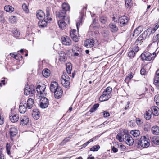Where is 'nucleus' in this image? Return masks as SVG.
I'll use <instances>...</instances> for the list:
<instances>
[{"label":"nucleus","mask_w":159,"mask_h":159,"mask_svg":"<svg viewBox=\"0 0 159 159\" xmlns=\"http://www.w3.org/2000/svg\"><path fill=\"white\" fill-rule=\"evenodd\" d=\"M116 138L119 142H124L129 146H132L134 143V139L131 136L127 134L118 133L116 135Z\"/></svg>","instance_id":"f257e3e1"},{"label":"nucleus","mask_w":159,"mask_h":159,"mask_svg":"<svg viewBox=\"0 0 159 159\" xmlns=\"http://www.w3.org/2000/svg\"><path fill=\"white\" fill-rule=\"evenodd\" d=\"M46 18L45 19H42L40 20L38 22V25L40 27L43 28L46 26L47 22L46 20L51 21L52 18L50 17V10L47 7L46 9Z\"/></svg>","instance_id":"f03ea898"},{"label":"nucleus","mask_w":159,"mask_h":159,"mask_svg":"<svg viewBox=\"0 0 159 159\" xmlns=\"http://www.w3.org/2000/svg\"><path fill=\"white\" fill-rule=\"evenodd\" d=\"M156 55L154 52L153 54L147 52H146L142 54L140 57L142 61H150L152 59H154Z\"/></svg>","instance_id":"7ed1b4c3"},{"label":"nucleus","mask_w":159,"mask_h":159,"mask_svg":"<svg viewBox=\"0 0 159 159\" xmlns=\"http://www.w3.org/2000/svg\"><path fill=\"white\" fill-rule=\"evenodd\" d=\"M149 140L145 136L141 137L139 140L138 141L137 144L139 146L143 148H147L150 145Z\"/></svg>","instance_id":"20e7f679"},{"label":"nucleus","mask_w":159,"mask_h":159,"mask_svg":"<svg viewBox=\"0 0 159 159\" xmlns=\"http://www.w3.org/2000/svg\"><path fill=\"white\" fill-rule=\"evenodd\" d=\"M24 94L26 95H30V97L34 95L35 93V88L33 86L26 87L24 89Z\"/></svg>","instance_id":"39448f33"},{"label":"nucleus","mask_w":159,"mask_h":159,"mask_svg":"<svg viewBox=\"0 0 159 159\" xmlns=\"http://www.w3.org/2000/svg\"><path fill=\"white\" fill-rule=\"evenodd\" d=\"M40 107L42 108L47 107L49 104L48 99L46 97H41L39 103Z\"/></svg>","instance_id":"423d86ee"},{"label":"nucleus","mask_w":159,"mask_h":159,"mask_svg":"<svg viewBox=\"0 0 159 159\" xmlns=\"http://www.w3.org/2000/svg\"><path fill=\"white\" fill-rule=\"evenodd\" d=\"M128 21V18L125 16H123L119 18L118 23L120 26L123 27L126 25Z\"/></svg>","instance_id":"0eeeda50"},{"label":"nucleus","mask_w":159,"mask_h":159,"mask_svg":"<svg viewBox=\"0 0 159 159\" xmlns=\"http://www.w3.org/2000/svg\"><path fill=\"white\" fill-rule=\"evenodd\" d=\"M69 19L68 17H67L66 19L64 20L60 19L58 21V24L60 28L61 29H63L67 25V23H69Z\"/></svg>","instance_id":"6e6552de"},{"label":"nucleus","mask_w":159,"mask_h":159,"mask_svg":"<svg viewBox=\"0 0 159 159\" xmlns=\"http://www.w3.org/2000/svg\"><path fill=\"white\" fill-rule=\"evenodd\" d=\"M61 40L63 45L66 46H70L71 45L72 41L69 37L67 36H64L62 37Z\"/></svg>","instance_id":"1a4fd4ad"},{"label":"nucleus","mask_w":159,"mask_h":159,"mask_svg":"<svg viewBox=\"0 0 159 159\" xmlns=\"http://www.w3.org/2000/svg\"><path fill=\"white\" fill-rule=\"evenodd\" d=\"M150 30V29H148L146 30L138 38L135 42L137 43H138L139 41H140V43H141V41L143 40H144L146 38L147 34Z\"/></svg>","instance_id":"9d476101"},{"label":"nucleus","mask_w":159,"mask_h":159,"mask_svg":"<svg viewBox=\"0 0 159 159\" xmlns=\"http://www.w3.org/2000/svg\"><path fill=\"white\" fill-rule=\"evenodd\" d=\"M46 85L44 84H43L41 85H38L36 87L37 92L40 95L45 94L44 91Z\"/></svg>","instance_id":"9b49d317"},{"label":"nucleus","mask_w":159,"mask_h":159,"mask_svg":"<svg viewBox=\"0 0 159 159\" xmlns=\"http://www.w3.org/2000/svg\"><path fill=\"white\" fill-rule=\"evenodd\" d=\"M77 33L76 32V30L75 29H72L70 32V36L73 40L75 42L78 41L79 38L77 36Z\"/></svg>","instance_id":"f8f14e48"},{"label":"nucleus","mask_w":159,"mask_h":159,"mask_svg":"<svg viewBox=\"0 0 159 159\" xmlns=\"http://www.w3.org/2000/svg\"><path fill=\"white\" fill-rule=\"evenodd\" d=\"M59 88H61L58 87V84L57 82H52L51 83L50 89L51 92L53 93L54 92L56 91Z\"/></svg>","instance_id":"ddd939ff"},{"label":"nucleus","mask_w":159,"mask_h":159,"mask_svg":"<svg viewBox=\"0 0 159 159\" xmlns=\"http://www.w3.org/2000/svg\"><path fill=\"white\" fill-rule=\"evenodd\" d=\"M111 97V94L107 93H103L102 95L99 98V100L101 102H103L108 100Z\"/></svg>","instance_id":"4468645a"},{"label":"nucleus","mask_w":159,"mask_h":159,"mask_svg":"<svg viewBox=\"0 0 159 159\" xmlns=\"http://www.w3.org/2000/svg\"><path fill=\"white\" fill-rule=\"evenodd\" d=\"M153 84L159 89V70L156 72V75L154 78Z\"/></svg>","instance_id":"2eb2a0df"},{"label":"nucleus","mask_w":159,"mask_h":159,"mask_svg":"<svg viewBox=\"0 0 159 159\" xmlns=\"http://www.w3.org/2000/svg\"><path fill=\"white\" fill-rule=\"evenodd\" d=\"M36 15L38 19L40 20L43 19H45L46 18V16H45V14L44 12L41 10L38 11Z\"/></svg>","instance_id":"dca6fc26"},{"label":"nucleus","mask_w":159,"mask_h":159,"mask_svg":"<svg viewBox=\"0 0 159 159\" xmlns=\"http://www.w3.org/2000/svg\"><path fill=\"white\" fill-rule=\"evenodd\" d=\"M94 41L91 39L86 40L84 43V45L87 48H91L94 46Z\"/></svg>","instance_id":"f3484780"},{"label":"nucleus","mask_w":159,"mask_h":159,"mask_svg":"<svg viewBox=\"0 0 159 159\" xmlns=\"http://www.w3.org/2000/svg\"><path fill=\"white\" fill-rule=\"evenodd\" d=\"M143 30V28L142 26H139L134 31L132 35L133 37H137Z\"/></svg>","instance_id":"a211bd4d"},{"label":"nucleus","mask_w":159,"mask_h":159,"mask_svg":"<svg viewBox=\"0 0 159 159\" xmlns=\"http://www.w3.org/2000/svg\"><path fill=\"white\" fill-rule=\"evenodd\" d=\"M29 121V118L27 116H22L20 119V123L21 125H25L27 124Z\"/></svg>","instance_id":"6ab92c4d"},{"label":"nucleus","mask_w":159,"mask_h":159,"mask_svg":"<svg viewBox=\"0 0 159 159\" xmlns=\"http://www.w3.org/2000/svg\"><path fill=\"white\" fill-rule=\"evenodd\" d=\"M53 93H54L55 98L57 99H59L62 96L63 91L61 88H59L56 91L54 92Z\"/></svg>","instance_id":"aec40b11"},{"label":"nucleus","mask_w":159,"mask_h":159,"mask_svg":"<svg viewBox=\"0 0 159 159\" xmlns=\"http://www.w3.org/2000/svg\"><path fill=\"white\" fill-rule=\"evenodd\" d=\"M32 115L34 119L37 120L40 116V112L38 109H34L33 110Z\"/></svg>","instance_id":"412c9836"},{"label":"nucleus","mask_w":159,"mask_h":159,"mask_svg":"<svg viewBox=\"0 0 159 159\" xmlns=\"http://www.w3.org/2000/svg\"><path fill=\"white\" fill-rule=\"evenodd\" d=\"M57 16L60 19L64 20L66 16V11L64 10H61L59 11L57 14Z\"/></svg>","instance_id":"4be33fe9"},{"label":"nucleus","mask_w":159,"mask_h":159,"mask_svg":"<svg viewBox=\"0 0 159 159\" xmlns=\"http://www.w3.org/2000/svg\"><path fill=\"white\" fill-rule=\"evenodd\" d=\"M109 27L110 28L111 31L112 32H116L118 30L116 24L114 23H111L109 25Z\"/></svg>","instance_id":"5701e85b"},{"label":"nucleus","mask_w":159,"mask_h":159,"mask_svg":"<svg viewBox=\"0 0 159 159\" xmlns=\"http://www.w3.org/2000/svg\"><path fill=\"white\" fill-rule=\"evenodd\" d=\"M151 110L153 115L157 116L159 114V108L157 106H152L151 107Z\"/></svg>","instance_id":"b1692460"},{"label":"nucleus","mask_w":159,"mask_h":159,"mask_svg":"<svg viewBox=\"0 0 159 159\" xmlns=\"http://www.w3.org/2000/svg\"><path fill=\"white\" fill-rule=\"evenodd\" d=\"M17 134V129L14 127L10 128V134L11 137H14Z\"/></svg>","instance_id":"393cba45"},{"label":"nucleus","mask_w":159,"mask_h":159,"mask_svg":"<svg viewBox=\"0 0 159 159\" xmlns=\"http://www.w3.org/2000/svg\"><path fill=\"white\" fill-rule=\"evenodd\" d=\"M34 100L32 98H30L27 101L26 106L27 108L29 109L32 108L34 104Z\"/></svg>","instance_id":"a878e982"},{"label":"nucleus","mask_w":159,"mask_h":159,"mask_svg":"<svg viewBox=\"0 0 159 159\" xmlns=\"http://www.w3.org/2000/svg\"><path fill=\"white\" fill-rule=\"evenodd\" d=\"M151 131L152 133L155 135H159V127L155 126L152 127Z\"/></svg>","instance_id":"bb28decb"},{"label":"nucleus","mask_w":159,"mask_h":159,"mask_svg":"<svg viewBox=\"0 0 159 159\" xmlns=\"http://www.w3.org/2000/svg\"><path fill=\"white\" fill-rule=\"evenodd\" d=\"M19 116L18 115L15 114L13 116H10L9 118L11 121L13 123L17 122L19 119Z\"/></svg>","instance_id":"cd10ccee"},{"label":"nucleus","mask_w":159,"mask_h":159,"mask_svg":"<svg viewBox=\"0 0 159 159\" xmlns=\"http://www.w3.org/2000/svg\"><path fill=\"white\" fill-rule=\"evenodd\" d=\"M27 108L24 104L20 105L19 111L20 113L24 114L26 112Z\"/></svg>","instance_id":"c85d7f7f"},{"label":"nucleus","mask_w":159,"mask_h":159,"mask_svg":"<svg viewBox=\"0 0 159 159\" xmlns=\"http://www.w3.org/2000/svg\"><path fill=\"white\" fill-rule=\"evenodd\" d=\"M66 70L68 74H70L72 69V65L70 63H68L66 64Z\"/></svg>","instance_id":"c756f323"},{"label":"nucleus","mask_w":159,"mask_h":159,"mask_svg":"<svg viewBox=\"0 0 159 159\" xmlns=\"http://www.w3.org/2000/svg\"><path fill=\"white\" fill-rule=\"evenodd\" d=\"M130 134L134 137H137L140 134V132L138 130H134L130 131Z\"/></svg>","instance_id":"7c9ffc66"},{"label":"nucleus","mask_w":159,"mask_h":159,"mask_svg":"<svg viewBox=\"0 0 159 159\" xmlns=\"http://www.w3.org/2000/svg\"><path fill=\"white\" fill-rule=\"evenodd\" d=\"M4 9L6 12H12L14 10L13 7L9 5L5 6Z\"/></svg>","instance_id":"2f4dec72"},{"label":"nucleus","mask_w":159,"mask_h":159,"mask_svg":"<svg viewBox=\"0 0 159 159\" xmlns=\"http://www.w3.org/2000/svg\"><path fill=\"white\" fill-rule=\"evenodd\" d=\"M59 60L62 61H65L66 59V56L65 53L62 51H61L59 53Z\"/></svg>","instance_id":"473e14b6"},{"label":"nucleus","mask_w":159,"mask_h":159,"mask_svg":"<svg viewBox=\"0 0 159 159\" xmlns=\"http://www.w3.org/2000/svg\"><path fill=\"white\" fill-rule=\"evenodd\" d=\"M125 2L126 7L128 9L132 6V0H125Z\"/></svg>","instance_id":"72a5a7b5"},{"label":"nucleus","mask_w":159,"mask_h":159,"mask_svg":"<svg viewBox=\"0 0 159 159\" xmlns=\"http://www.w3.org/2000/svg\"><path fill=\"white\" fill-rule=\"evenodd\" d=\"M50 72L48 69H45L43 71V75L46 78L48 77L50 75Z\"/></svg>","instance_id":"f704fd0d"},{"label":"nucleus","mask_w":159,"mask_h":159,"mask_svg":"<svg viewBox=\"0 0 159 159\" xmlns=\"http://www.w3.org/2000/svg\"><path fill=\"white\" fill-rule=\"evenodd\" d=\"M152 141L155 144L159 145V137L154 136L151 138Z\"/></svg>","instance_id":"c9c22d12"},{"label":"nucleus","mask_w":159,"mask_h":159,"mask_svg":"<svg viewBox=\"0 0 159 159\" xmlns=\"http://www.w3.org/2000/svg\"><path fill=\"white\" fill-rule=\"evenodd\" d=\"M151 112L150 110L146 111L144 115L145 118L147 120H149L151 118Z\"/></svg>","instance_id":"e433bc0d"},{"label":"nucleus","mask_w":159,"mask_h":159,"mask_svg":"<svg viewBox=\"0 0 159 159\" xmlns=\"http://www.w3.org/2000/svg\"><path fill=\"white\" fill-rule=\"evenodd\" d=\"M61 81L62 85L65 87L67 88L70 85V81L63 80H61Z\"/></svg>","instance_id":"4c0bfd02"},{"label":"nucleus","mask_w":159,"mask_h":159,"mask_svg":"<svg viewBox=\"0 0 159 159\" xmlns=\"http://www.w3.org/2000/svg\"><path fill=\"white\" fill-rule=\"evenodd\" d=\"M99 106V104L98 103H96L93 105V107L91 108L89 111L90 112L93 113L96 111L97 108Z\"/></svg>","instance_id":"58836bf2"},{"label":"nucleus","mask_w":159,"mask_h":159,"mask_svg":"<svg viewBox=\"0 0 159 159\" xmlns=\"http://www.w3.org/2000/svg\"><path fill=\"white\" fill-rule=\"evenodd\" d=\"M62 7V10H64L65 11L69 10L70 9V7L68 4L66 3H63Z\"/></svg>","instance_id":"ea45409f"},{"label":"nucleus","mask_w":159,"mask_h":159,"mask_svg":"<svg viewBox=\"0 0 159 159\" xmlns=\"http://www.w3.org/2000/svg\"><path fill=\"white\" fill-rule=\"evenodd\" d=\"M13 36L16 38L19 37L20 35V33L16 29H15L13 31Z\"/></svg>","instance_id":"a19ab883"},{"label":"nucleus","mask_w":159,"mask_h":159,"mask_svg":"<svg viewBox=\"0 0 159 159\" xmlns=\"http://www.w3.org/2000/svg\"><path fill=\"white\" fill-rule=\"evenodd\" d=\"M107 21V18L104 16H102L100 17L99 19L100 22L103 24H105Z\"/></svg>","instance_id":"79ce46f5"},{"label":"nucleus","mask_w":159,"mask_h":159,"mask_svg":"<svg viewBox=\"0 0 159 159\" xmlns=\"http://www.w3.org/2000/svg\"><path fill=\"white\" fill-rule=\"evenodd\" d=\"M159 27V25H157L154 28H152L151 29H150V30H149V32H150V33H149V35H150V34H153L157 30L158 28Z\"/></svg>","instance_id":"37998d69"},{"label":"nucleus","mask_w":159,"mask_h":159,"mask_svg":"<svg viewBox=\"0 0 159 159\" xmlns=\"http://www.w3.org/2000/svg\"><path fill=\"white\" fill-rule=\"evenodd\" d=\"M61 80H66L70 81V78L69 76L66 75L64 74L62 75Z\"/></svg>","instance_id":"c03bdc74"},{"label":"nucleus","mask_w":159,"mask_h":159,"mask_svg":"<svg viewBox=\"0 0 159 159\" xmlns=\"http://www.w3.org/2000/svg\"><path fill=\"white\" fill-rule=\"evenodd\" d=\"M11 147L10 146V144H9L8 143H7L6 144V150L7 153L9 155H10L11 154Z\"/></svg>","instance_id":"a18cd8bd"},{"label":"nucleus","mask_w":159,"mask_h":159,"mask_svg":"<svg viewBox=\"0 0 159 159\" xmlns=\"http://www.w3.org/2000/svg\"><path fill=\"white\" fill-rule=\"evenodd\" d=\"M9 21L11 23H14L16 22V17L14 16H11L9 19Z\"/></svg>","instance_id":"49530a36"},{"label":"nucleus","mask_w":159,"mask_h":159,"mask_svg":"<svg viewBox=\"0 0 159 159\" xmlns=\"http://www.w3.org/2000/svg\"><path fill=\"white\" fill-rule=\"evenodd\" d=\"M72 50L73 52L76 51L80 52L79 48L75 44L73 45Z\"/></svg>","instance_id":"de8ad7c7"},{"label":"nucleus","mask_w":159,"mask_h":159,"mask_svg":"<svg viewBox=\"0 0 159 159\" xmlns=\"http://www.w3.org/2000/svg\"><path fill=\"white\" fill-rule=\"evenodd\" d=\"M112 89L111 87H108L106 88V89L103 91V92L105 93H107L109 94H111Z\"/></svg>","instance_id":"09e8293b"},{"label":"nucleus","mask_w":159,"mask_h":159,"mask_svg":"<svg viewBox=\"0 0 159 159\" xmlns=\"http://www.w3.org/2000/svg\"><path fill=\"white\" fill-rule=\"evenodd\" d=\"M100 148V146L98 145H95L92 147L90 149V150L91 151H97Z\"/></svg>","instance_id":"8fccbe9b"},{"label":"nucleus","mask_w":159,"mask_h":159,"mask_svg":"<svg viewBox=\"0 0 159 159\" xmlns=\"http://www.w3.org/2000/svg\"><path fill=\"white\" fill-rule=\"evenodd\" d=\"M154 101L156 104L159 106V95H157L154 97Z\"/></svg>","instance_id":"3c124183"},{"label":"nucleus","mask_w":159,"mask_h":159,"mask_svg":"<svg viewBox=\"0 0 159 159\" xmlns=\"http://www.w3.org/2000/svg\"><path fill=\"white\" fill-rule=\"evenodd\" d=\"M153 42H156L159 41V34H157L153 36Z\"/></svg>","instance_id":"603ef678"},{"label":"nucleus","mask_w":159,"mask_h":159,"mask_svg":"<svg viewBox=\"0 0 159 159\" xmlns=\"http://www.w3.org/2000/svg\"><path fill=\"white\" fill-rule=\"evenodd\" d=\"M22 7L24 11L26 12L27 13L29 11V10L27 6L25 4H24L22 5Z\"/></svg>","instance_id":"864d4df0"},{"label":"nucleus","mask_w":159,"mask_h":159,"mask_svg":"<svg viewBox=\"0 0 159 159\" xmlns=\"http://www.w3.org/2000/svg\"><path fill=\"white\" fill-rule=\"evenodd\" d=\"M135 54V52H134V50H132L129 52L128 56L130 57H133L134 56Z\"/></svg>","instance_id":"5fc2aeb1"},{"label":"nucleus","mask_w":159,"mask_h":159,"mask_svg":"<svg viewBox=\"0 0 159 159\" xmlns=\"http://www.w3.org/2000/svg\"><path fill=\"white\" fill-rule=\"evenodd\" d=\"M136 121L137 124L139 125H141L143 123L142 120L139 118H136Z\"/></svg>","instance_id":"6e6d98bb"},{"label":"nucleus","mask_w":159,"mask_h":159,"mask_svg":"<svg viewBox=\"0 0 159 159\" xmlns=\"http://www.w3.org/2000/svg\"><path fill=\"white\" fill-rule=\"evenodd\" d=\"M139 50V48L138 46H135L132 49V50H134V52H135V53L137 52Z\"/></svg>","instance_id":"4d7b16f0"},{"label":"nucleus","mask_w":159,"mask_h":159,"mask_svg":"<svg viewBox=\"0 0 159 159\" xmlns=\"http://www.w3.org/2000/svg\"><path fill=\"white\" fill-rule=\"evenodd\" d=\"M32 35V33H30L29 34L28 33H26V34L25 36L26 38L28 40H31L30 38H31Z\"/></svg>","instance_id":"13d9d810"},{"label":"nucleus","mask_w":159,"mask_h":159,"mask_svg":"<svg viewBox=\"0 0 159 159\" xmlns=\"http://www.w3.org/2000/svg\"><path fill=\"white\" fill-rule=\"evenodd\" d=\"M133 77V75H132V73H131L129 75H128V76L126 77L125 79V81H126V80L127 79H128L129 80H130L131 79H132Z\"/></svg>","instance_id":"bf43d9fd"},{"label":"nucleus","mask_w":159,"mask_h":159,"mask_svg":"<svg viewBox=\"0 0 159 159\" xmlns=\"http://www.w3.org/2000/svg\"><path fill=\"white\" fill-rule=\"evenodd\" d=\"M104 117L105 118H107L110 116V114L109 112H107L106 111H105L103 112Z\"/></svg>","instance_id":"052dcab7"},{"label":"nucleus","mask_w":159,"mask_h":159,"mask_svg":"<svg viewBox=\"0 0 159 159\" xmlns=\"http://www.w3.org/2000/svg\"><path fill=\"white\" fill-rule=\"evenodd\" d=\"M119 148H120L122 151H124L126 149V147L125 146L121 144L119 146Z\"/></svg>","instance_id":"680f3d73"},{"label":"nucleus","mask_w":159,"mask_h":159,"mask_svg":"<svg viewBox=\"0 0 159 159\" xmlns=\"http://www.w3.org/2000/svg\"><path fill=\"white\" fill-rule=\"evenodd\" d=\"M146 73V71L144 68H142L140 70V74L142 75H145Z\"/></svg>","instance_id":"e2e57ef3"},{"label":"nucleus","mask_w":159,"mask_h":159,"mask_svg":"<svg viewBox=\"0 0 159 159\" xmlns=\"http://www.w3.org/2000/svg\"><path fill=\"white\" fill-rule=\"evenodd\" d=\"M111 150L113 151V152L114 153H116L118 151V149L114 146L112 147Z\"/></svg>","instance_id":"0e129e2a"},{"label":"nucleus","mask_w":159,"mask_h":159,"mask_svg":"<svg viewBox=\"0 0 159 159\" xmlns=\"http://www.w3.org/2000/svg\"><path fill=\"white\" fill-rule=\"evenodd\" d=\"M15 56H17L16 57H14V58L17 60H20V59L18 57V56H20V58H22V56L19 54H18L15 55Z\"/></svg>","instance_id":"69168bd1"},{"label":"nucleus","mask_w":159,"mask_h":159,"mask_svg":"<svg viewBox=\"0 0 159 159\" xmlns=\"http://www.w3.org/2000/svg\"><path fill=\"white\" fill-rule=\"evenodd\" d=\"M147 3H148V4H151L153 2L154 0H147Z\"/></svg>","instance_id":"338daca9"},{"label":"nucleus","mask_w":159,"mask_h":159,"mask_svg":"<svg viewBox=\"0 0 159 159\" xmlns=\"http://www.w3.org/2000/svg\"><path fill=\"white\" fill-rule=\"evenodd\" d=\"M96 137H95V138H93L89 140L88 142H87V143H88L89 144V143H90L91 142L93 141L95 139H96Z\"/></svg>","instance_id":"774afa93"}]
</instances>
